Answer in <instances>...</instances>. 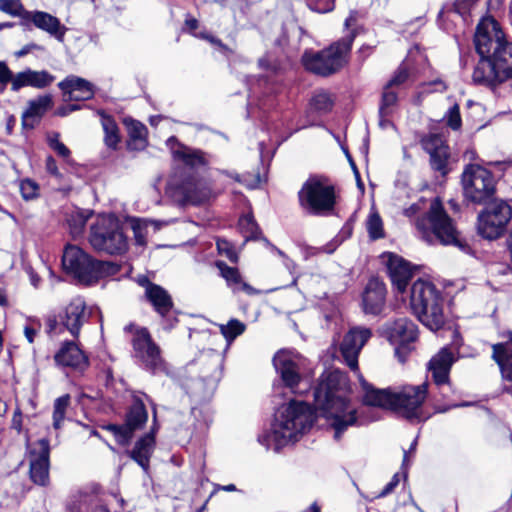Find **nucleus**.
<instances>
[{
    "mask_svg": "<svg viewBox=\"0 0 512 512\" xmlns=\"http://www.w3.org/2000/svg\"><path fill=\"white\" fill-rule=\"evenodd\" d=\"M347 379L339 370L324 372L314 388V409L302 401H291L276 415L271 431L259 436V442L267 448L274 444L281 447L297 440L299 434L310 429L315 421V410L327 420L339 440L348 427L357 423L356 409L346 398Z\"/></svg>",
    "mask_w": 512,
    "mask_h": 512,
    "instance_id": "nucleus-1",
    "label": "nucleus"
},
{
    "mask_svg": "<svg viewBox=\"0 0 512 512\" xmlns=\"http://www.w3.org/2000/svg\"><path fill=\"white\" fill-rule=\"evenodd\" d=\"M372 336L368 328L356 327L348 331L340 346L341 354L358 378L365 391L364 401L369 406L379 407L412 420L416 417V386L404 385L399 388L378 389L369 384L359 373L358 356L365 343Z\"/></svg>",
    "mask_w": 512,
    "mask_h": 512,
    "instance_id": "nucleus-2",
    "label": "nucleus"
},
{
    "mask_svg": "<svg viewBox=\"0 0 512 512\" xmlns=\"http://www.w3.org/2000/svg\"><path fill=\"white\" fill-rule=\"evenodd\" d=\"M473 42L480 57L472 73L474 84L495 88L512 79V42L496 20L480 21Z\"/></svg>",
    "mask_w": 512,
    "mask_h": 512,
    "instance_id": "nucleus-3",
    "label": "nucleus"
},
{
    "mask_svg": "<svg viewBox=\"0 0 512 512\" xmlns=\"http://www.w3.org/2000/svg\"><path fill=\"white\" fill-rule=\"evenodd\" d=\"M423 220L427 222L428 228L422 227L418 222V231L421 232V238L424 241L431 243L432 235L442 246H452L465 254L472 252L468 240L462 235L454 219L445 210L439 196L431 200Z\"/></svg>",
    "mask_w": 512,
    "mask_h": 512,
    "instance_id": "nucleus-4",
    "label": "nucleus"
},
{
    "mask_svg": "<svg viewBox=\"0 0 512 512\" xmlns=\"http://www.w3.org/2000/svg\"><path fill=\"white\" fill-rule=\"evenodd\" d=\"M62 265L68 273L72 274L80 283L86 285H92L102 278L114 276L121 270L119 264L94 259L75 245L65 247Z\"/></svg>",
    "mask_w": 512,
    "mask_h": 512,
    "instance_id": "nucleus-5",
    "label": "nucleus"
},
{
    "mask_svg": "<svg viewBox=\"0 0 512 512\" xmlns=\"http://www.w3.org/2000/svg\"><path fill=\"white\" fill-rule=\"evenodd\" d=\"M357 31L353 29L348 35L332 43L321 51H305L302 63L306 70L319 76H330L338 72L346 63L356 38Z\"/></svg>",
    "mask_w": 512,
    "mask_h": 512,
    "instance_id": "nucleus-6",
    "label": "nucleus"
},
{
    "mask_svg": "<svg viewBox=\"0 0 512 512\" xmlns=\"http://www.w3.org/2000/svg\"><path fill=\"white\" fill-rule=\"evenodd\" d=\"M298 202L309 215H332L336 205L335 186L326 176L311 175L298 191Z\"/></svg>",
    "mask_w": 512,
    "mask_h": 512,
    "instance_id": "nucleus-7",
    "label": "nucleus"
},
{
    "mask_svg": "<svg viewBox=\"0 0 512 512\" xmlns=\"http://www.w3.org/2000/svg\"><path fill=\"white\" fill-rule=\"evenodd\" d=\"M167 194L181 205H198L211 196V188L203 178L187 168H177L170 176Z\"/></svg>",
    "mask_w": 512,
    "mask_h": 512,
    "instance_id": "nucleus-8",
    "label": "nucleus"
},
{
    "mask_svg": "<svg viewBox=\"0 0 512 512\" xmlns=\"http://www.w3.org/2000/svg\"><path fill=\"white\" fill-rule=\"evenodd\" d=\"M89 243L94 250L110 255H121L128 249L127 237L112 214L97 217L90 226Z\"/></svg>",
    "mask_w": 512,
    "mask_h": 512,
    "instance_id": "nucleus-9",
    "label": "nucleus"
},
{
    "mask_svg": "<svg viewBox=\"0 0 512 512\" xmlns=\"http://www.w3.org/2000/svg\"><path fill=\"white\" fill-rule=\"evenodd\" d=\"M461 183L465 198L474 204H486L493 200L496 194L493 172L479 164L469 163L465 166Z\"/></svg>",
    "mask_w": 512,
    "mask_h": 512,
    "instance_id": "nucleus-10",
    "label": "nucleus"
},
{
    "mask_svg": "<svg viewBox=\"0 0 512 512\" xmlns=\"http://www.w3.org/2000/svg\"><path fill=\"white\" fill-rule=\"evenodd\" d=\"M418 286V304L421 306V311L418 312V321L431 331L436 332L445 324L444 298L431 281H425L418 277Z\"/></svg>",
    "mask_w": 512,
    "mask_h": 512,
    "instance_id": "nucleus-11",
    "label": "nucleus"
},
{
    "mask_svg": "<svg viewBox=\"0 0 512 512\" xmlns=\"http://www.w3.org/2000/svg\"><path fill=\"white\" fill-rule=\"evenodd\" d=\"M484 205L477 217L478 234L484 239H498L506 232L512 218V208L504 200H491Z\"/></svg>",
    "mask_w": 512,
    "mask_h": 512,
    "instance_id": "nucleus-12",
    "label": "nucleus"
},
{
    "mask_svg": "<svg viewBox=\"0 0 512 512\" xmlns=\"http://www.w3.org/2000/svg\"><path fill=\"white\" fill-rule=\"evenodd\" d=\"M422 149L429 155V166L435 177L446 180L457 162L452 157L451 148L442 134L431 133L421 138Z\"/></svg>",
    "mask_w": 512,
    "mask_h": 512,
    "instance_id": "nucleus-13",
    "label": "nucleus"
},
{
    "mask_svg": "<svg viewBox=\"0 0 512 512\" xmlns=\"http://www.w3.org/2000/svg\"><path fill=\"white\" fill-rule=\"evenodd\" d=\"M131 344L132 356L147 371L156 374L165 370L164 360L159 346L152 340L147 328L135 331Z\"/></svg>",
    "mask_w": 512,
    "mask_h": 512,
    "instance_id": "nucleus-14",
    "label": "nucleus"
},
{
    "mask_svg": "<svg viewBox=\"0 0 512 512\" xmlns=\"http://www.w3.org/2000/svg\"><path fill=\"white\" fill-rule=\"evenodd\" d=\"M26 457L29 462V476L31 481L39 486L49 484L50 469V443L47 438L26 445Z\"/></svg>",
    "mask_w": 512,
    "mask_h": 512,
    "instance_id": "nucleus-15",
    "label": "nucleus"
},
{
    "mask_svg": "<svg viewBox=\"0 0 512 512\" xmlns=\"http://www.w3.org/2000/svg\"><path fill=\"white\" fill-rule=\"evenodd\" d=\"M305 359L298 353L287 350L277 352L273 357V365L282 382L293 393L302 379Z\"/></svg>",
    "mask_w": 512,
    "mask_h": 512,
    "instance_id": "nucleus-16",
    "label": "nucleus"
},
{
    "mask_svg": "<svg viewBox=\"0 0 512 512\" xmlns=\"http://www.w3.org/2000/svg\"><path fill=\"white\" fill-rule=\"evenodd\" d=\"M144 298L161 318L164 329L170 330L176 325L178 311L172 296L165 288L158 284H147Z\"/></svg>",
    "mask_w": 512,
    "mask_h": 512,
    "instance_id": "nucleus-17",
    "label": "nucleus"
},
{
    "mask_svg": "<svg viewBox=\"0 0 512 512\" xmlns=\"http://www.w3.org/2000/svg\"><path fill=\"white\" fill-rule=\"evenodd\" d=\"M389 340L397 343L395 356L400 363L404 364L415 348L416 331L413 329V324L406 318L396 320L390 329Z\"/></svg>",
    "mask_w": 512,
    "mask_h": 512,
    "instance_id": "nucleus-18",
    "label": "nucleus"
},
{
    "mask_svg": "<svg viewBox=\"0 0 512 512\" xmlns=\"http://www.w3.org/2000/svg\"><path fill=\"white\" fill-rule=\"evenodd\" d=\"M386 264L391 282L399 293H404L413 276V266L403 257L393 252H383L380 255Z\"/></svg>",
    "mask_w": 512,
    "mask_h": 512,
    "instance_id": "nucleus-19",
    "label": "nucleus"
},
{
    "mask_svg": "<svg viewBox=\"0 0 512 512\" xmlns=\"http://www.w3.org/2000/svg\"><path fill=\"white\" fill-rule=\"evenodd\" d=\"M24 15V22H21V25L26 29L31 30L30 24H33L36 28L45 31L57 41H64L68 29L65 25L61 24L57 17L38 10L25 12Z\"/></svg>",
    "mask_w": 512,
    "mask_h": 512,
    "instance_id": "nucleus-20",
    "label": "nucleus"
},
{
    "mask_svg": "<svg viewBox=\"0 0 512 512\" xmlns=\"http://www.w3.org/2000/svg\"><path fill=\"white\" fill-rule=\"evenodd\" d=\"M158 429L156 408H153V425L151 430L141 436L134 444L131 450L127 451V455L136 462L144 472H148L150 468V459L156 446L155 433Z\"/></svg>",
    "mask_w": 512,
    "mask_h": 512,
    "instance_id": "nucleus-21",
    "label": "nucleus"
},
{
    "mask_svg": "<svg viewBox=\"0 0 512 512\" xmlns=\"http://www.w3.org/2000/svg\"><path fill=\"white\" fill-rule=\"evenodd\" d=\"M387 289L383 281L372 277L362 293V307L365 314L380 315L386 306Z\"/></svg>",
    "mask_w": 512,
    "mask_h": 512,
    "instance_id": "nucleus-22",
    "label": "nucleus"
},
{
    "mask_svg": "<svg viewBox=\"0 0 512 512\" xmlns=\"http://www.w3.org/2000/svg\"><path fill=\"white\" fill-rule=\"evenodd\" d=\"M456 358L451 348L442 347L427 364V369L431 372L432 380L438 387L450 384V372Z\"/></svg>",
    "mask_w": 512,
    "mask_h": 512,
    "instance_id": "nucleus-23",
    "label": "nucleus"
},
{
    "mask_svg": "<svg viewBox=\"0 0 512 512\" xmlns=\"http://www.w3.org/2000/svg\"><path fill=\"white\" fill-rule=\"evenodd\" d=\"M89 319L86 303L83 298L75 297L60 315L61 324L74 338H78L82 325Z\"/></svg>",
    "mask_w": 512,
    "mask_h": 512,
    "instance_id": "nucleus-24",
    "label": "nucleus"
},
{
    "mask_svg": "<svg viewBox=\"0 0 512 512\" xmlns=\"http://www.w3.org/2000/svg\"><path fill=\"white\" fill-rule=\"evenodd\" d=\"M58 366L83 372L89 366L88 356L73 341H65L54 355Z\"/></svg>",
    "mask_w": 512,
    "mask_h": 512,
    "instance_id": "nucleus-25",
    "label": "nucleus"
},
{
    "mask_svg": "<svg viewBox=\"0 0 512 512\" xmlns=\"http://www.w3.org/2000/svg\"><path fill=\"white\" fill-rule=\"evenodd\" d=\"M55 76L47 70H33L26 68L23 71L14 73L13 86L11 90L18 92L24 87H32L35 89H45L49 87L54 81Z\"/></svg>",
    "mask_w": 512,
    "mask_h": 512,
    "instance_id": "nucleus-26",
    "label": "nucleus"
},
{
    "mask_svg": "<svg viewBox=\"0 0 512 512\" xmlns=\"http://www.w3.org/2000/svg\"><path fill=\"white\" fill-rule=\"evenodd\" d=\"M59 89L68 100L86 101L94 97V85L76 75H69L58 83Z\"/></svg>",
    "mask_w": 512,
    "mask_h": 512,
    "instance_id": "nucleus-27",
    "label": "nucleus"
},
{
    "mask_svg": "<svg viewBox=\"0 0 512 512\" xmlns=\"http://www.w3.org/2000/svg\"><path fill=\"white\" fill-rule=\"evenodd\" d=\"M167 143H174L177 145V148L172 147V154L175 159L181 161L185 165L184 168L193 171V169L204 167L209 164L207 153L200 149L179 143L175 136H171Z\"/></svg>",
    "mask_w": 512,
    "mask_h": 512,
    "instance_id": "nucleus-28",
    "label": "nucleus"
},
{
    "mask_svg": "<svg viewBox=\"0 0 512 512\" xmlns=\"http://www.w3.org/2000/svg\"><path fill=\"white\" fill-rule=\"evenodd\" d=\"M147 421L148 412L146 406L139 396L134 395L124 418V425L131 438L134 437L136 431L142 430L145 427Z\"/></svg>",
    "mask_w": 512,
    "mask_h": 512,
    "instance_id": "nucleus-29",
    "label": "nucleus"
},
{
    "mask_svg": "<svg viewBox=\"0 0 512 512\" xmlns=\"http://www.w3.org/2000/svg\"><path fill=\"white\" fill-rule=\"evenodd\" d=\"M52 104L53 100L50 94L30 100L22 114V126L33 129L36 125V119L39 120L52 107Z\"/></svg>",
    "mask_w": 512,
    "mask_h": 512,
    "instance_id": "nucleus-30",
    "label": "nucleus"
},
{
    "mask_svg": "<svg viewBox=\"0 0 512 512\" xmlns=\"http://www.w3.org/2000/svg\"><path fill=\"white\" fill-rule=\"evenodd\" d=\"M491 347V359L498 365L501 379L512 383V347L504 343H495Z\"/></svg>",
    "mask_w": 512,
    "mask_h": 512,
    "instance_id": "nucleus-31",
    "label": "nucleus"
},
{
    "mask_svg": "<svg viewBox=\"0 0 512 512\" xmlns=\"http://www.w3.org/2000/svg\"><path fill=\"white\" fill-rule=\"evenodd\" d=\"M413 196V188L409 187L406 178L400 175L395 182L394 199L398 207L403 209V214L409 218L416 215L415 203H412L409 207H405L408 200H411Z\"/></svg>",
    "mask_w": 512,
    "mask_h": 512,
    "instance_id": "nucleus-32",
    "label": "nucleus"
},
{
    "mask_svg": "<svg viewBox=\"0 0 512 512\" xmlns=\"http://www.w3.org/2000/svg\"><path fill=\"white\" fill-rule=\"evenodd\" d=\"M129 142L128 146L131 149L142 150L146 147L147 128L139 121L131 120L128 124Z\"/></svg>",
    "mask_w": 512,
    "mask_h": 512,
    "instance_id": "nucleus-33",
    "label": "nucleus"
},
{
    "mask_svg": "<svg viewBox=\"0 0 512 512\" xmlns=\"http://www.w3.org/2000/svg\"><path fill=\"white\" fill-rule=\"evenodd\" d=\"M102 116V126L105 132L104 142L105 145L110 149H116L117 145L120 141L119 137V129L117 123L110 115H106L105 113H101Z\"/></svg>",
    "mask_w": 512,
    "mask_h": 512,
    "instance_id": "nucleus-34",
    "label": "nucleus"
},
{
    "mask_svg": "<svg viewBox=\"0 0 512 512\" xmlns=\"http://www.w3.org/2000/svg\"><path fill=\"white\" fill-rule=\"evenodd\" d=\"M407 457L408 453L404 451L403 463L401 466V471L397 472L393 475L392 479L385 485V487L374 497V498H383L391 494L395 488L399 485L401 481L405 484L407 481Z\"/></svg>",
    "mask_w": 512,
    "mask_h": 512,
    "instance_id": "nucleus-35",
    "label": "nucleus"
},
{
    "mask_svg": "<svg viewBox=\"0 0 512 512\" xmlns=\"http://www.w3.org/2000/svg\"><path fill=\"white\" fill-rule=\"evenodd\" d=\"M333 105L334 100L331 94L323 90L316 92L310 100L311 109L320 114H326L330 112L333 108Z\"/></svg>",
    "mask_w": 512,
    "mask_h": 512,
    "instance_id": "nucleus-36",
    "label": "nucleus"
},
{
    "mask_svg": "<svg viewBox=\"0 0 512 512\" xmlns=\"http://www.w3.org/2000/svg\"><path fill=\"white\" fill-rule=\"evenodd\" d=\"M246 325L238 319H230L226 324H219V330L227 343H232L244 333Z\"/></svg>",
    "mask_w": 512,
    "mask_h": 512,
    "instance_id": "nucleus-37",
    "label": "nucleus"
},
{
    "mask_svg": "<svg viewBox=\"0 0 512 512\" xmlns=\"http://www.w3.org/2000/svg\"><path fill=\"white\" fill-rule=\"evenodd\" d=\"M217 267L220 270L221 276L226 280L227 285L233 290H237V286L239 285L242 277L239 273V270L236 267H230L223 261H218L216 263Z\"/></svg>",
    "mask_w": 512,
    "mask_h": 512,
    "instance_id": "nucleus-38",
    "label": "nucleus"
},
{
    "mask_svg": "<svg viewBox=\"0 0 512 512\" xmlns=\"http://www.w3.org/2000/svg\"><path fill=\"white\" fill-rule=\"evenodd\" d=\"M70 404V395L65 394L58 397L54 402L53 410V426L55 429H59L62 421L65 418V413Z\"/></svg>",
    "mask_w": 512,
    "mask_h": 512,
    "instance_id": "nucleus-39",
    "label": "nucleus"
},
{
    "mask_svg": "<svg viewBox=\"0 0 512 512\" xmlns=\"http://www.w3.org/2000/svg\"><path fill=\"white\" fill-rule=\"evenodd\" d=\"M397 102V94L392 88H388V86L384 87L382 93V100L379 107V117H388L392 111L393 107Z\"/></svg>",
    "mask_w": 512,
    "mask_h": 512,
    "instance_id": "nucleus-40",
    "label": "nucleus"
},
{
    "mask_svg": "<svg viewBox=\"0 0 512 512\" xmlns=\"http://www.w3.org/2000/svg\"><path fill=\"white\" fill-rule=\"evenodd\" d=\"M367 232L372 240L384 237L383 222L377 212H373L369 215L367 219Z\"/></svg>",
    "mask_w": 512,
    "mask_h": 512,
    "instance_id": "nucleus-41",
    "label": "nucleus"
},
{
    "mask_svg": "<svg viewBox=\"0 0 512 512\" xmlns=\"http://www.w3.org/2000/svg\"><path fill=\"white\" fill-rule=\"evenodd\" d=\"M103 429L112 433L116 442L121 446H127L132 440L124 423L120 424V425L110 423V424L103 426Z\"/></svg>",
    "mask_w": 512,
    "mask_h": 512,
    "instance_id": "nucleus-42",
    "label": "nucleus"
},
{
    "mask_svg": "<svg viewBox=\"0 0 512 512\" xmlns=\"http://www.w3.org/2000/svg\"><path fill=\"white\" fill-rule=\"evenodd\" d=\"M0 10L21 18V22H24V14L28 10L24 9L20 0H0Z\"/></svg>",
    "mask_w": 512,
    "mask_h": 512,
    "instance_id": "nucleus-43",
    "label": "nucleus"
},
{
    "mask_svg": "<svg viewBox=\"0 0 512 512\" xmlns=\"http://www.w3.org/2000/svg\"><path fill=\"white\" fill-rule=\"evenodd\" d=\"M446 124L449 128H451L454 131H458L461 129L462 118L459 104L455 103L452 107L449 108L446 114Z\"/></svg>",
    "mask_w": 512,
    "mask_h": 512,
    "instance_id": "nucleus-44",
    "label": "nucleus"
},
{
    "mask_svg": "<svg viewBox=\"0 0 512 512\" xmlns=\"http://www.w3.org/2000/svg\"><path fill=\"white\" fill-rule=\"evenodd\" d=\"M239 226L241 229H243L247 235L246 237L256 239L257 235L260 233L259 227L257 223L255 222L254 218L250 215H246L240 218L239 220Z\"/></svg>",
    "mask_w": 512,
    "mask_h": 512,
    "instance_id": "nucleus-45",
    "label": "nucleus"
},
{
    "mask_svg": "<svg viewBox=\"0 0 512 512\" xmlns=\"http://www.w3.org/2000/svg\"><path fill=\"white\" fill-rule=\"evenodd\" d=\"M39 186L30 179H24L20 182V192L25 200H31L37 197Z\"/></svg>",
    "mask_w": 512,
    "mask_h": 512,
    "instance_id": "nucleus-46",
    "label": "nucleus"
},
{
    "mask_svg": "<svg viewBox=\"0 0 512 512\" xmlns=\"http://www.w3.org/2000/svg\"><path fill=\"white\" fill-rule=\"evenodd\" d=\"M14 73L8 67L7 63L0 61V93H3L6 89L7 84L13 86Z\"/></svg>",
    "mask_w": 512,
    "mask_h": 512,
    "instance_id": "nucleus-47",
    "label": "nucleus"
},
{
    "mask_svg": "<svg viewBox=\"0 0 512 512\" xmlns=\"http://www.w3.org/2000/svg\"><path fill=\"white\" fill-rule=\"evenodd\" d=\"M429 383L425 381L424 383L418 385L417 395H418V422L426 421L430 418L431 415H423L421 410V406L425 401L428 394Z\"/></svg>",
    "mask_w": 512,
    "mask_h": 512,
    "instance_id": "nucleus-48",
    "label": "nucleus"
},
{
    "mask_svg": "<svg viewBox=\"0 0 512 512\" xmlns=\"http://www.w3.org/2000/svg\"><path fill=\"white\" fill-rule=\"evenodd\" d=\"M408 78V71L406 67L400 66L395 75L391 78V80L386 84L388 88H393L394 86H398L402 83H404Z\"/></svg>",
    "mask_w": 512,
    "mask_h": 512,
    "instance_id": "nucleus-49",
    "label": "nucleus"
},
{
    "mask_svg": "<svg viewBox=\"0 0 512 512\" xmlns=\"http://www.w3.org/2000/svg\"><path fill=\"white\" fill-rule=\"evenodd\" d=\"M46 171L54 176L55 178H62V174L60 173L56 160L52 156H48L45 160Z\"/></svg>",
    "mask_w": 512,
    "mask_h": 512,
    "instance_id": "nucleus-50",
    "label": "nucleus"
},
{
    "mask_svg": "<svg viewBox=\"0 0 512 512\" xmlns=\"http://www.w3.org/2000/svg\"><path fill=\"white\" fill-rule=\"evenodd\" d=\"M81 108L78 104H68L65 106H61L57 109L56 114L61 117H65L69 115L70 113L77 111Z\"/></svg>",
    "mask_w": 512,
    "mask_h": 512,
    "instance_id": "nucleus-51",
    "label": "nucleus"
},
{
    "mask_svg": "<svg viewBox=\"0 0 512 512\" xmlns=\"http://www.w3.org/2000/svg\"><path fill=\"white\" fill-rule=\"evenodd\" d=\"M42 49L43 48L40 45L35 44V43H30V44L23 46L19 51H17L15 53V55L17 57H23V56L27 55L28 53H30L32 50H42Z\"/></svg>",
    "mask_w": 512,
    "mask_h": 512,
    "instance_id": "nucleus-52",
    "label": "nucleus"
},
{
    "mask_svg": "<svg viewBox=\"0 0 512 512\" xmlns=\"http://www.w3.org/2000/svg\"><path fill=\"white\" fill-rule=\"evenodd\" d=\"M69 512H89L87 501H79L78 503H73L68 507Z\"/></svg>",
    "mask_w": 512,
    "mask_h": 512,
    "instance_id": "nucleus-53",
    "label": "nucleus"
},
{
    "mask_svg": "<svg viewBox=\"0 0 512 512\" xmlns=\"http://www.w3.org/2000/svg\"><path fill=\"white\" fill-rule=\"evenodd\" d=\"M60 157L66 159L70 156L71 152L64 143H56L52 148Z\"/></svg>",
    "mask_w": 512,
    "mask_h": 512,
    "instance_id": "nucleus-54",
    "label": "nucleus"
},
{
    "mask_svg": "<svg viewBox=\"0 0 512 512\" xmlns=\"http://www.w3.org/2000/svg\"><path fill=\"white\" fill-rule=\"evenodd\" d=\"M204 38L207 39L213 45H216L219 48H221V50H223L224 52L230 51L228 46L226 44H224L219 38L211 36V35H206V36H204Z\"/></svg>",
    "mask_w": 512,
    "mask_h": 512,
    "instance_id": "nucleus-55",
    "label": "nucleus"
},
{
    "mask_svg": "<svg viewBox=\"0 0 512 512\" xmlns=\"http://www.w3.org/2000/svg\"><path fill=\"white\" fill-rule=\"evenodd\" d=\"M244 291L248 295H253L257 291L254 289L251 285L246 283L243 279L240 281L239 285L237 286V290L235 292Z\"/></svg>",
    "mask_w": 512,
    "mask_h": 512,
    "instance_id": "nucleus-56",
    "label": "nucleus"
},
{
    "mask_svg": "<svg viewBox=\"0 0 512 512\" xmlns=\"http://www.w3.org/2000/svg\"><path fill=\"white\" fill-rule=\"evenodd\" d=\"M357 19H358V12L351 11L349 16L346 18V20L344 22L345 28L348 29V28L352 27L357 22Z\"/></svg>",
    "mask_w": 512,
    "mask_h": 512,
    "instance_id": "nucleus-57",
    "label": "nucleus"
},
{
    "mask_svg": "<svg viewBox=\"0 0 512 512\" xmlns=\"http://www.w3.org/2000/svg\"><path fill=\"white\" fill-rule=\"evenodd\" d=\"M185 26L190 30L194 31L198 28L199 23L198 20L193 17H186L185 19Z\"/></svg>",
    "mask_w": 512,
    "mask_h": 512,
    "instance_id": "nucleus-58",
    "label": "nucleus"
},
{
    "mask_svg": "<svg viewBox=\"0 0 512 512\" xmlns=\"http://www.w3.org/2000/svg\"><path fill=\"white\" fill-rule=\"evenodd\" d=\"M36 333V330L31 326H26L24 328V334L29 343H33Z\"/></svg>",
    "mask_w": 512,
    "mask_h": 512,
    "instance_id": "nucleus-59",
    "label": "nucleus"
},
{
    "mask_svg": "<svg viewBox=\"0 0 512 512\" xmlns=\"http://www.w3.org/2000/svg\"><path fill=\"white\" fill-rule=\"evenodd\" d=\"M373 52V47L369 45H362L358 51L359 55L365 59Z\"/></svg>",
    "mask_w": 512,
    "mask_h": 512,
    "instance_id": "nucleus-60",
    "label": "nucleus"
},
{
    "mask_svg": "<svg viewBox=\"0 0 512 512\" xmlns=\"http://www.w3.org/2000/svg\"><path fill=\"white\" fill-rule=\"evenodd\" d=\"M325 3H326L325 7H323V8L317 7L316 10L321 13H326V12H330L334 9V1L333 0H325Z\"/></svg>",
    "mask_w": 512,
    "mask_h": 512,
    "instance_id": "nucleus-61",
    "label": "nucleus"
},
{
    "mask_svg": "<svg viewBox=\"0 0 512 512\" xmlns=\"http://www.w3.org/2000/svg\"><path fill=\"white\" fill-rule=\"evenodd\" d=\"M59 133H53L52 135H50L48 137V145L50 146V148L52 149L53 147H55V144L56 143H61L59 141Z\"/></svg>",
    "mask_w": 512,
    "mask_h": 512,
    "instance_id": "nucleus-62",
    "label": "nucleus"
},
{
    "mask_svg": "<svg viewBox=\"0 0 512 512\" xmlns=\"http://www.w3.org/2000/svg\"><path fill=\"white\" fill-rule=\"evenodd\" d=\"M416 289V282L412 284L411 286V302H410V308L412 310V313L416 314V304L414 303V292Z\"/></svg>",
    "mask_w": 512,
    "mask_h": 512,
    "instance_id": "nucleus-63",
    "label": "nucleus"
},
{
    "mask_svg": "<svg viewBox=\"0 0 512 512\" xmlns=\"http://www.w3.org/2000/svg\"><path fill=\"white\" fill-rule=\"evenodd\" d=\"M258 66L262 69H270L271 64L267 58L263 57L258 60Z\"/></svg>",
    "mask_w": 512,
    "mask_h": 512,
    "instance_id": "nucleus-64",
    "label": "nucleus"
}]
</instances>
